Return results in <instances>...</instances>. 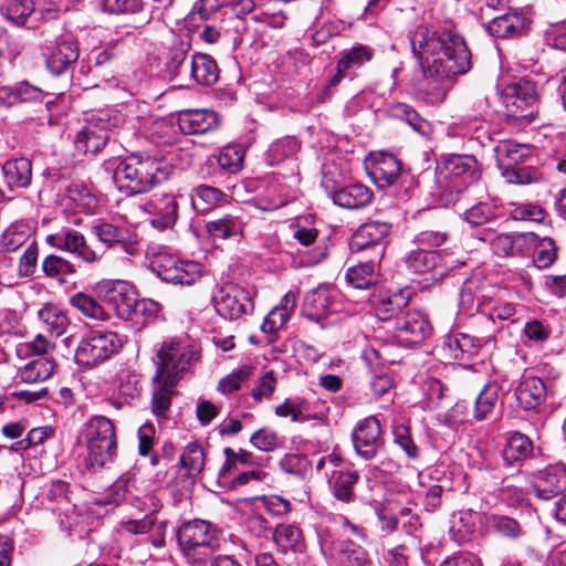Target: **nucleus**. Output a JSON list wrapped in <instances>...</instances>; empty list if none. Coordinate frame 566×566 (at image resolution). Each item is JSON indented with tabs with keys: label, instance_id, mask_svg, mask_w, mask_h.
<instances>
[{
	"label": "nucleus",
	"instance_id": "obj_4",
	"mask_svg": "<svg viewBox=\"0 0 566 566\" xmlns=\"http://www.w3.org/2000/svg\"><path fill=\"white\" fill-rule=\"evenodd\" d=\"M177 538L184 556L195 566H206L208 559L221 551L216 527L202 520L185 523L179 528Z\"/></svg>",
	"mask_w": 566,
	"mask_h": 566
},
{
	"label": "nucleus",
	"instance_id": "obj_14",
	"mask_svg": "<svg viewBox=\"0 0 566 566\" xmlns=\"http://www.w3.org/2000/svg\"><path fill=\"white\" fill-rule=\"evenodd\" d=\"M352 441L360 458L373 460L384 446L379 420L376 417H367L359 421L352 433Z\"/></svg>",
	"mask_w": 566,
	"mask_h": 566
},
{
	"label": "nucleus",
	"instance_id": "obj_23",
	"mask_svg": "<svg viewBox=\"0 0 566 566\" xmlns=\"http://www.w3.org/2000/svg\"><path fill=\"white\" fill-rule=\"evenodd\" d=\"M401 174V163L396 156L388 153H379L374 156L369 168V175L380 188H386L396 182Z\"/></svg>",
	"mask_w": 566,
	"mask_h": 566
},
{
	"label": "nucleus",
	"instance_id": "obj_35",
	"mask_svg": "<svg viewBox=\"0 0 566 566\" xmlns=\"http://www.w3.org/2000/svg\"><path fill=\"white\" fill-rule=\"evenodd\" d=\"M524 17L518 11H510L495 17L489 24V31L493 36L506 38L520 32L524 28Z\"/></svg>",
	"mask_w": 566,
	"mask_h": 566
},
{
	"label": "nucleus",
	"instance_id": "obj_32",
	"mask_svg": "<svg viewBox=\"0 0 566 566\" xmlns=\"http://www.w3.org/2000/svg\"><path fill=\"white\" fill-rule=\"evenodd\" d=\"M2 172L11 190L25 188L31 184L32 165L24 157L7 160L2 166Z\"/></svg>",
	"mask_w": 566,
	"mask_h": 566
},
{
	"label": "nucleus",
	"instance_id": "obj_38",
	"mask_svg": "<svg viewBox=\"0 0 566 566\" xmlns=\"http://www.w3.org/2000/svg\"><path fill=\"white\" fill-rule=\"evenodd\" d=\"M390 116L408 124L415 132L424 136L430 130V123L424 119L413 107L406 103L392 104L389 108Z\"/></svg>",
	"mask_w": 566,
	"mask_h": 566
},
{
	"label": "nucleus",
	"instance_id": "obj_22",
	"mask_svg": "<svg viewBox=\"0 0 566 566\" xmlns=\"http://www.w3.org/2000/svg\"><path fill=\"white\" fill-rule=\"evenodd\" d=\"M518 405L524 410H535L545 402L547 388L544 380L539 377H524L514 390Z\"/></svg>",
	"mask_w": 566,
	"mask_h": 566
},
{
	"label": "nucleus",
	"instance_id": "obj_12",
	"mask_svg": "<svg viewBox=\"0 0 566 566\" xmlns=\"http://www.w3.org/2000/svg\"><path fill=\"white\" fill-rule=\"evenodd\" d=\"M96 293L105 304L116 312L119 318H132L137 293L130 283L122 280L103 281L97 284Z\"/></svg>",
	"mask_w": 566,
	"mask_h": 566
},
{
	"label": "nucleus",
	"instance_id": "obj_16",
	"mask_svg": "<svg viewBox=\"0 0 566 566\" xmlns=\"http://www.w3.org/2000/svg\"><path fill=\"white\" fill-rule=\"evenodd\" d=\"M322 186L333 202L344 209H363L374 200L373 190L363 184L337 187L336 185H331L327 176H324Z\"/></svg>",
	"mask_w": 566,
	"mask_h": 566
},
{
	"label": "nucleus",
	"instance_id": "obj_3",
	"mask_svg": "<svg viewBox=\"0 0 566 566\" xmlns=\"http://www.w3.org/2000/svg\"><path fill=\"white\" fill-rule=\"evenodd\" d=\"M480 177L479 163L472 156L451 155L437 166L438 182L458 196L457 202L469 205L474 195L483 192V188L476 184Z\"/></svg>",
	"mask_w": 566,
	"mask_h": 566
},
{
	"label": "nucleus",
	"instance_id": "obj_59",
	"mask_svg": "<svg viewBox=\"0 0 566 566\" xmlns=\"http://www.w3.org/2000/svg\"><path fill=\"white\" fill-rule=\"evenodd\" d=\"M497 497L507 506L516 507L527 503V494L523 488L512 481H502V486L497 490Z\"/></svg>",
	"mask_w": 566,
	"mask_h": 566
},
{
	"label": "nucleus",
	"instance_id": "obj_48",
	"mask_svg": "<svg viewBox=\"0 0 566 566\" xmlns=\"http://www.w3.org/2000/svg\"><path fill=\"white\" fill-rule=\"evenodd\" d=\"M244 153L239 146H227L217 156H211L209 163H216L227 172H237L242 168Z\"/></svg>",
	"mask_w": 566,
	"mask_h": 566
},
{
	"label": "nucleus",
	"instance_id": "obj_19",
	"mask_svg": "<svg viewBox=\"0 0 566 566\" xmlns=\"http://www.w3.org/2000/svg\"><path fill=\"white\" fill-rule=\"evenodd\" d=\"M177 125L185 135H202L219 126V117L210 109H185L178 113Z\"/></svg>",
	"mask_w": 566,
	"mask_h": 566
},
{
	"label": "nucleus",
	"instance_id": "obj_25",
	"mask_svg": "<svg viewBox=\"0 0 566 566\" xmlns=\"http://www.w3.org/2000/svg\"><path fill=\"white\" fill-rule=\"evenodd\" d=\"M190 50V41L179 39L174 41L172 45L168 49L165 56V72L168 74L169 80H179L185 84L186 77L184 72L190 67V61H187V55Z\"/></svg>",
	"mask_w": 566,
	"mask_h": 566
},
{
	"label": "nucleus",
	"instance_id": "obj_56",
	"mask_svg": "<svg viewBox=\"0 0 566 566\" xmlns=\"http://www.w3.org/2000/svg\"><path fill=\"white\" fill-rule=\"evenodd\" d=\"M557 256V248L551 238H542L537 241L533 251V262L538 269L551 266Z\"/></svg>",
	"mask_w": 566,
	"mask_h": 566
},
{
	"label": "nucleus",
	"instance_id": "obj_31",
	"mask_svg": "<svg viewBox=\"0 0 566 566\" xmlns=\"http://www.w3.org/2000/svg\"><path fill=\"white\" fill-rule=\"evenodd\" d=\"M522 306L502 298L492 296H482L478 301V311L488 316L492 322L509 321L514 322L513 317L517 314Z\"/></svg>",
	"mask_w": 566,
	"mask_h": 566
},
{
	"label": "nucleus",
	"instance_id": "obj_27",
	"mask_svg": "<svg viewBox=\"0 0 566 566\" xmlns=\"http://www.w3.org/2000/svg\"><path fill=\"white\" fill-rule=\"evenodd\" d=\"M359 479V474L355 470L343 467L333 469L328 478V483L334 496L342 502H350L354 500V486Z\"/></svg>",
	"mask_w": 566,
	"mask_h": 566
},
{
	"label": "nucleus",
	"instance_id": "obj_54",
	"mask_svg": "<svg viewBox=\"0 0 566 566\" xmlns=\"http://www.w3.org/2000/svg\"><path fill=\"white\" fill-rule=\"evenodd\" d=\"M43 273L51 279L74 275L77 271L75 264L70 260L50 254L42 261Z\"/></svg>",
	"mask_w": 566,
	"mask_h": 566
},
{
	"label": "nucleus",
	"instance_id": "obj_60",
	"mask_svg": "<svg viewBox=\"0 0 566 566\" xmlns=\"http://www.w3.org/2000/svg\"><path fill=\"white\" fill-rule=\"evenodd\" d=\"M160 310V305L150 298H136V305H133L132 318L129 321H138L143 318V325L154 321Z\"/></svg>",
	"mask_w": 566,
	"mask_h": 566
},
{
	"label": "nucleus",
	"instance_id": "obj_5",
	"mask_svg": "<svg viewBox=\"0 0 566 566\" xmlns=\"http://www.w3.org/2000/svg\"><path fill=\"white\" fill-rule=\"evenodd\" d=\"M86 443L88 467L103 468L112 462L117 453L115 426L104 416H94L87 420L83 428Z\"/></svg>",
	"mask_w": 566,
	"mask_h": 566
},
{
	"label": "nucleus",
	"instance_id": "obj_51",
	"mask_svg": "<svg viewBox=\"0 0 566 566\" xmlns=\"http://www.w3.org/2000/svg\"><path fill=\"white\" fill-rule=\"evenodd\" d=\"M300 149V144L294 137H284L273 143L268 153L266 161L271 166H275L291 158Z\"/></svg>",
	"mask_w": 566,
	"mask_h": 566
},
{
	"label": "nucleus",
	"instance_id": "obj_24",
	"mask_svg": "<svg viewBox=\"0 0 566 566\" xmlns=\"http://www.w3.org/2000/svg\"><path fill=\"white\" fill-rule=\"evenodd\" d=\"M334 294L335 292L325 285L308 291L303 301L306 317L317 322L334 311Z\"/></svg>",
	"mask_w": 566,
	"mask_h": 566
},
{
	"label": "nucleus",
	"instance_id": "obj_8",
	"mask_svg": "<svg viewBox=\"0 0 566 566\" xmlns=\"http://www.w3.org/2000/svg\"><path fill=\"white\" fill-rule=\"evenodd\" d=\"M156 378L179 381L196 359V350L190 345L170 339L164 342L157 350Z\"/></svg>",
	"mask_w": 566,
	"mask_h": 566
},
{
	"label": "nucleus",
	"instance_id": "obj_42",
	"mask_svg": "<svg viewBox=\"0 0 566 566\" xmlns=\"http://www.w3.org/2000/svg\"><path fill=\"white\" fill-rule=\"evenodd\" d=\"M179 462L181 468L187 471L189 478L199 476L206 464V454L202 447L197 442L188 443L181 453Z\"/></svg>",
	"mask_w": 566,
	"mask_h": 566
},
{
	"label": "nucleus",
	"instance_id": "obj_46",
	"mask_svg": "<svg viewBox=\"0 0 566 566\" xmlns=\"http://www.w3.org/2000/svg\"><path fill=\"white\" fill-rule=\"evenodd\" d=\"M70 304L86 317L96 321H106L108 318V314L104 307L94 297L83 292L72 295L70 297Z\"/></svg>",
	"mask_w": 566,
	"mask_h": 566
},
{
	"label": "nucleus",
	"instance_id": "obj_61",
	"mask_svg": "<svg viewBox=\"0 0 566 566\" xmlns=\"http://www.w3.org/2000/svg\"><path fill=\"white\" fill-rule=\"evenodd\" d=\"M307 410V403L301 398L286 399L283 403L275 408L279 417H291L293 421H304L306 417L304 412Z\"/></svg>",
	"mask_w": 566,
	"mask_h": 566
},
{
	"label": "nucleus",
	"instance_id": "obj_36",
	"mask_svg": "<svg viewBox=\"0 0 566 566\" xmlns=\"http://www.w3.org/2000/svg\"><path fill=\"white\" fill-rule=\"evenodd\" d=\"M94 125H85L76 135L75 146L78 151L96 154L105 147L109 137L104 130H96Z\"/></svg>",
	"mask_w": 566,
	"mask_h": 566
},
{
	"label": "nucleus",
	"instance_id": "obj_17",
	"mask_svg": "<svg viewBox=\"0 0 566 566\" xmlns=\"http://www.w3.org/2000/svg\"><path fill=\"white\" fill-rule=\"evenodd\" d=\"M433 328L427 315L418 310L408 311L396 323V336L401 345L421 344L432 335Z\"/></svg>",
	"mask_w": 566,
	"mask_h": 566
},
{
	"label": "nucleus",
	"instance_id": "obj_43",
	"mask_svg": "<svg viewBox=\"0 0 566 566\" xmlns=\"http://www.w3.org/2000/svg\"><path fill=\"white\" fill-rule=\"evenodd\" d=\"M54 367V363L46 357L33 359L20 369L21 381L27 384L43 381L52 376Z\"/></svg>",
	"mask_w": 566,
	"mask_h": 566
},
{
	"label": "nucleus",
	"instance_id": "obj_40",
	"mask_svg": "<svg viewBox=\"0 0 566 566\" xmlns=\"http://www.w3.org/2000/svg\"><path fill=\"white\" fill-rule=\"evenodd\" d=\"M409 302V296L402 292L384 294L375 302L374 310L380 321H388L397 316Z\"/></svg>",
	"mask_w": 566,
	"mask_h": 566
},
{
	"label": "nucleus",
	"instance_id": "obj_34",
	"mask_svg": "<svg viewBox=\"0 0 566 566\" xmlns=\"http://www.w3.org/2000/svg\"><path fill=\"white\" fill-rule=\"evenodd\" d=\"M501 385L496 381H488L479 392L473 409V417L478 421L488 419L495 410Z\"/></svg>",
	"mask_w": 566,
	"mask_h": 566
},
{
	"label": "nucleus",
	"instance_id": "obj_47",
	"mask_svg": "<svg viewBox=\"0 0 566 566\" xmlns=\"http://www.w3.org/2000/svg\"><path fill=\"white\" fill-rule=\"evenodd\" d=\"M39 318L56 336L62 335L69 326V317L54 304H46L39 311Z\"/></svg>",
	"mask_w": 566,
	"mask_h": 566
},
{
	"label": "nucleus",
	"instance_id": "obj_1",
	"mask_svg": "<svg viewBox=\"0 0 566 566\" xmlns=\"http://www.w3.org/2000/svg\"><path fill=\"white\" fill-rule=\"evenodd\" d=\"M410 42L413 54L427 64L420 92L428 103L443 102L452 80L471 70V52L463 36L452 28L419 27Z\"/></svg>",
	"mask_w": 566,
	"mask_h": 566
},
{
	"label": "nucleus",
	"instance_id": "obj_30",
	"mask_svg": "<svg viewBox=\"0 0 566 566\" xmlns=\"http://www.w3.org/2000/svg\"><path fill=\"white\" fill-rule=\"evenodd\" d=\"M533 452L532 440L521 432H513L506 439L502 450V459L506 465L521 464Z\"/></svg>",
	"mask_w": 566,
	"mask_h": 566
},
{
	"label": "nucleus",
	"instance_id": "obj_11",
	"mask_svg": "<svg viewBox=\"0 0 566 566\" xmlns=\"http://www.w3.org/2000/svg\"><path fill=\"white\" fill-rule=\"evenodd\" d=\"M45 241L54 249L71 253L87 266L99 264L104 256L103 252H98L87 243L81 232L73 229L50 234Z\"/></svg>",
	"mask_w": 566,
	"mask_h": 566
},
{
	"label": "nucleus",
	"instance_id": "obj_2",
	"mask_svg": "<svg viewBox=\"0 0 566 566\" xmlns=\"http://www.w3.org/2000/svg\"><path fill=\"white\" fill-rule=\"evenodd\" d=\"M108 166L113 168V180L118 190L129 196L147 192L167 178L161 161L140 153L108 163Z\"/></svg>",
	"mask_w": 566,
	"mask_h": 566
},
{
	"label": "nucleus",
	"instance_id": "obj_9",
	"mask_svg": "<svg viewBox=\"0 0 566 566\" xmlns=\"http://www.w3.org/2000/svg\"><path fill=\"white\" fill-rule=\"evenodd\" d=\"M216 312L223 318L235 321L254 310L252 293L235 283H226L212 296Z\"/></svg>",
	"mask_w": 566,
	"mask_h": 566
},
{
	"label": "nucleus",
	"instance_id": "obj_52",
	"mask_svg": "<svg viewBox=\"0 0 566 566\" xmlns=\"http://www.w3.org/2000/svg\"><path fill=\"white\" fill-rule=\"evenodd\" d=\"M340 566H370L367 552L355 542L347 539L342 542L339 548Z\"/></svg>",
	"mask_w": 566,
	"mask_h": 566
},
{
	"label": "nucleus",
	"instance_id": "obj_63",
	"mask_svg": "<svg viewBox=\"0 0 566 566\" xmlns=\"http://www.w3.org/2000/svg\"><path fill=\"white\" fill-rule=\"evenodd\" d=\"M488 525L503 536L517 537L521 528L518 523L503 515H491L486 520Z\"/></svg>",
	"mask_w": 566,
	"mask_h": 566
},
{
	"label": "nucleus",
	"instance_id": "obj_33",
	"mask_svg": "<svg viewBox=\"0 0 566 566\" xmlns=\"http://www.w3.org/2000/svg\"><path fill=\"white\" fill-rule=\"evenodd\" d=\"M380 260L370 258L368 261L359 263L347 270L346 282L357 290H368L377 283V265Z\"/></svg>",
	"mask_w": 566,
	"mask_h": 566
},
{
	"label": "nucleus",
	"instance_id": "obj_44",
	"mask_svg": "<svg viewBox=\"0 0 566 566\" xmlns=\"http://www.w3.org/2000/svg\"><path fill=\"white\" fill-rule=\"evenodd\" d=\"M444 345L454 359H461L464 354H474L481 346V339L465 333H455L447 336Z\"/></svg>",
	"mask_w": 566,
	"mask_h": 566
},
{
	"label": "nucleus",
	"instance_id": "obj_41",
	"mask_svg": "<svg viewBox=\"0 0 566 566\" xmlns=\"http://www.w3.org/2000/svg\"><path fill=\"white\" fill-rule=\"evenodd\" d=\"M373 57V48L358 43L350 49L342 51L337 63L340 65V69L349 73L352 70L361 67L365 63L371 61Z\"/></svg>",
	"mask_w": 566,
	"mask_h": 566
},
{
	"label": "nucleus",
	"instance_id": "obj_45",
	"mask_svg": "<svg viewBox=\"0 0 566 566\" xmlns=\"http://www.w3.org/2000/svg\"><path fill=\"white\" fill-rule=\"evenodd\" d=\"M506 181L515 185H530L543 180V174L531 163H524L515 167L501 170Z\"/></svg>",
	"mask_w": 566,
	"mask_h": 566
},
{
	"label": "nucleus",
	"instance_id": "obj_55",
	"mask_svg": "<svg viewBox=\"0 0 566 566\" xmlns=\"http://www.w3.org/2000/svg\"><path fill=\"white\" fill-rule=\"evenodd\" d=\"M273 538L276 545L281 548L282 552H287L289 549L297 551L300 549L298 544L301 541V531L298 527L291 524H280L276 526Z\"/></svg>",
	"mask_w": 566,
	"mask_h": 566
},
{
	"label": "nucleus",
	"instance_id": "obj_62",
	"mask_svg": "<svg viewBox=\"0 0 566 566\" xmlns=\"http://www.w3.org/2000/svg\"><path fill=\"white\" fill-rule=\"evenodd\" d=\"M223 6V0H198L187 17L188 21H196L197 17L202 21L210 20Z\"/></svg>",
	"mask_w": 566,
	"mask_h": 566
},
{
	"label": "nucleus",
	"instance_id": "obj_64",
	"mask_svg": "<svg viewBox=\"0 0 566 566\" xmlns=\"http://www.w3.org/2000/svg\"><path fill=\"white\" fill-rule=\"evenodd\" d=\"M8 96L12 98L11 103L15 102H31V101H41L43 97V92L30 85L27 82H21L13 87H8Z\"/></svg>",
	"mask_w": 566,
	"mask_h": 566
},
{
	"label": "nucleus",
	"instance_id": "obj_26",
	"mask_svg": "<svg viewBox=\"0 0 566 566\" xmlns=\"http://www.w3.org/2000/svg\"><path fill=\"white\" fill-rule=\"evenodd\" d=\"M494 155L500 170L533 161L532 151L528 146L511 140L496 145L494 147Z\"/></svg>",
	"mask_w": 566,
	"mask_h": 566
},
{
	"label": "nucleus",
	"instance_id": "obj_50",
	"mask_svg": "<svg viewBox=\"0 0 566 566\" xmlns=\"http://www.w3.org/2000/svg\"><path fill=\"white\" fill-rule=\"evenodd\" d=\"M168 274L169 276L166 282L191 285L201 276V265L195 261H184L179 259V264H176Z\"/></svg>",
	"mask_w": 566,
	"mask_h": 566
},
{
	"label": "nucleus",
	"instance_id": "obj_28",
	"mask_svg": "<svg viewBox=\"0 0 566 566\" xmlns=\"http://www.w3.org/2000/svg\"><path fill=\"white\" fill-rule=\"evenodd\" d=\"M245 221L241 216L226 213L206 223V229L213 240H227L243 234Z\"/></svg>",
	"mask_w": 566,
	"mask_h": 566
},
{
	"label": "nucleus",
	"instance_id": "obj_7",
	"mask_svg": "<svg viewBox=\"0 0 566 566\" xmlns=\"http://www.w3.org/2000/svg\"><path fill=\"white\" fill-rule=\"evenodd\" d=\"M122 340L111 331L92 329L80 340L74 360L77 365L93 368L118 353Z\"/></svg>",
	"mask_w": 566,
	"mask_h": 566
},
{
	"label": "nucleus",
	"instance_id": "obj_29",
	"mask_svg": "<svg viewBox=\"0 0 566 566\" xmlns=\"http://www.w3.org/2000/svg\"><path fill=\"white\" fill-rule=\"evenodd\" d=\"M92 233L107 248L120 245L125 252L134 253V247L128 240V231L123 227L98 221L92 226Z\"/></svg>",
	"mask_w": 566,
	"mask_h": 566
},
{
	"label": "nucleus",
	"instance_id": "obj_53",
	"mask_svg": "<svg viewBox=\"0 0 566 566\" xmlns=\"http://www.w3.org/2000/svg\"><path fill=\"white\" fill-rule=\"evenodd\" d=\"M464 220L472 227H480L493 220L496 216V207L491 201H479L465 209Z\"/></svg>",
	"mask_w": 566,
	"mask_h": 566
},
{
	"label": "nucleus",
	"instance_id": "obj_37",
	"mask_svg": "<svg viewBox=\"0 0 566 566\" xmlns=\"http://www.w3.org/2000/svg\"><path fill=\"white\" fill-rule=\"evenodd\" d=\"M154 382L156 387L151 400L153 412L156 416L164 417L171 406V397L175 394V387L178 381L156 378V376H154Z\"/></svg>",
	"mask_w": 566,
	"mask_h": 566
},
{
	"label": "nucleus",
	"instance_id": "obj_15",
	"mask_svg": "<svg viewBox=\"0 0 566 566\" xmlns=\"http://www.w3.org/2000/svg\"><path fill=\"white\" fill-rule=\"evenodd\" d=\"M391 223L385 221H368L361 224L350 240L353 251L371 248V258L381 260L385 253V240L391 231Z\"/></svg>",
	"mask_w": 566,
	"mask_h": 566
},
{
	"label": "nucleus",
	"instance_id": "obj_13",
	"mask_svg": "<svg viewBox=\"0 0 566 566\" xmlns=\"http://www.w3.org/2000/svg\"><path fill=\"white\" fill-rule=\"evenodd\" d=\"M42 54L46 69L53 75H60L77 61L80 49L77 41L72 35L64 34L54 40H45Z\"/></svg>",
	"mask_w": 566,
	"mask_h": 566
},
{
	"label": "nucleus",
	"instance_id": "obj_10",
	"mask_svg": "<svg viewBox=\"0 0 566 566\" xmlns=\"http://www.w3.org/2000/svg\"><path fill=\"white\" fill-rule=\"evenodd\" d=\"M403 263L411 275L432 282L440 281L453 269L439 251L421 247L408 251Z\"/></svg>",
	"mask_w": 566,
	"mask_h": 566
},
{
	"label": "nucleus",
	"instance_id": "obj_39",
	"mask_svg": "<svg viewBox=\"0 0 566 566\" xmlns=\"http://www.w3.org/2000/svg\"><path fill=\"white\" fill-rule=\"evenodd\" d=\"M224 198L226 195L220 189L206 185L196 187L190 195L193 209L201 213L210 211L223 201Z\"/></svg>",
	"mask_w": 566,
	"mask_h": 566
},
{
	"label": "nucleus",
	"instance_id": "obj_20",
	"mask_svg": "<svg viewBox=\"0 0 566 566\" xmlns=\"http://www.w3.org/2000/svg\"><path fill=\"white\" fill-rule=\"evenodd\" d=\"M533 488L538 497L548 500L566 490V468L562 464L548 465L537 471Z\"/></svg>",
	"mask_w": 566,
	"mask_h": 566
},
{
	"label": "nucleus",
	"instance_id": "obj_18",
	"mask_svg": "<svg viewBox=\"0 0 566 566\" xmlns=\"http://www.w3.org/2000/svg\"><path fill=\"white\" fill-rule=\"evenodd\" d=\"M142 209L149 214L150 224L160 230L171 228L178 218V202L172 193H154Z\"/></svg>",
	"mask_w": 566,
	"mask_h": 566
},
{
	"label": "nucleus",
	"instance_id": "obj_49",
	"mask_svg": "<svg viewBox=\"0 0 566 566\" xmlns=\"http://www.w3.org/2000/svg\"><path fill=\"white\" fill-rule=\"evenodd\" d=\"M125 123L124 115L117 109H98L87 119L86 125L96 126V130H104L111 136V132Z\"/></svg>",
	"mask_w": 566,
	"mask_h": 566
},
{
	"label": "nucleus",
	"instance_id": "obj_58",
	"mask_svg": "<svg viewBox=\"0 0 566 566\" xmlns=\"http://www.w3.org/2000/svg\"><path fill=\"white\" fill-rule=\"evenodd\" d=\"M253 373V368L249 365H243L230 375L220 379L218 390L223 395H230L238 391L241 385L247 381Z\"/></svg>",
	"mask_w": 566,
	"mask_h": 566
},
{
	"label": "nucleus",
	"instance_id": "obj_57",
	"mask_svg": "<svg viewBox=\"0 0 566 566\" xmlns=\"http://www.w3.org/2000/svg\"><path fill=\"white\" fill-rule=\"evenodd\" d=\"M33 10V0H9L3 10V14L14 24L23 25Z\"/></svg>",
	"mask_w": 566,
	"mask_h": 566
},
{
	"label": "nucleus",
	"instance_id": "obj_21",
	"mask_svg": "<svg viewBox=\"0 0 566 566\" xmlns=\"http://www.w3.org/2000/svg\"><path fill=\"white\" fill-rule=\"evenodd\" d=\"M185 84L190 82L210 86L219 78V69L214 59L208 54L196 53L190 60V67L184 72Z\"/></svg>",
	"mask_w": 566,
	"mask_h": 566
},
{
	"label": "nucleus",
	"instance_id": "obj_6",
	"mask_svg": "<svg viewBox=\"0 0 566 566\" xmlns=\"http://www.w3.org/2000/svg\"><path fill=\"white\" fill-rule=\"evenodd\" d=\"M503 116L507 124L525 126L537 115V90L534 82L521 78L505 86L503 91Z\"/></svg>",
	"mask_w": 566,
	"mask_h": 566
}]
</instances>
